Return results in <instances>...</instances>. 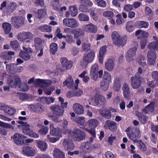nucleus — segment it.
I'll return each instance as SVG.
<instances>
[{"label":"nucleus","instance_id":"obj_8","mask_svg":"<svg viewBox=\"0 0 158 158\" xmlns=\"http://www.w3.org/2000/svg\"><path fill=\"white\" fill-rule=\"evenodd\" d=\"M29 125L27 123L23 125L22 128L23 132L25 134L28 135L30 136L35 138H38L39 135L36 133L30 130Z\"/></svg>","mask_w":158,"mask_h":158},{"label":"nucleus","instance_id":"obj_18","mask_svg":"<svg viewBox=\"0 0 158 158\" xmlns=\"http://www.w3.org/2000/svg\"><path fill=\"white\" fill-rule=\"evenodd\" d=\"M62 144L64 149L67 151L73 150L75 147L73 143L67 139H65L63 140Z\"/></svg>","mask_w":158,"mask_h":158},{"label":"nucleus","instance_id":"obj_30","mask_svg":"<svg viewBox=\"0 0 158 158\" xmlns=\"http://www.w3.org/2000/svg\"><path fill=\"white\" fill-rule=\"evenodd\" d=\"M135 35L137 36L138 39H141L148 37L149 34L148 32L139 29L136 31Z\"/></svg>","mask_w":158,"mask_h":158},{"label":"nucleus","instance_id":"obj_17","mask_svg":"<svg viewBox=\"0 0 158 158\" xmlns=\"http://www.w3.org/2000/svg\"><path fill=\"white\" fill-rule=\"evenodd\" d=\"M98 67L97 64H95L92 65L90 71V75L94 80H96L98 77Z\"/></svg>","mask_w":158,"mask_h":158},{"label":"nucleus","instance_id":"obj_54","mask_svg":"<svg viewBox=\"0 0 158 158\" xmlns=\"http://www.w3.org/2000/svg\"><path fill=\"white\" fill-rule=\"evenodd\" d=\"M138 63L141 66H143L146 64V60L145 57L143 56H140L137 59Z\"/></svg>","mask_w":158,"mask_h":158},{"label":"nucleus","instance_id":"obj_38","mask_svg":"<svg viewBox=\"0 0 158 158\" xmlns=\"http://www.w3.org/2000/svg\"><path fill=\"white\" fill-rule=\"evenodd\" d=\"M96 100H97L98 105L104 106L106 103L107 101L105 97L104 96L99 95L96 97Z\"/></svg>","mask_w":158,"mask_h":158},{"label":"nucleus","instance_id":"obj_44","mask_svg":"<svg viewBox=\"0 0 158 158\" xmlns=\"http://www.w3.org/2000/svg\"><path fill=\"white\" fill-rule=\"evenodd\" d=\"M39 29L43 32H50L52 31V29L50 26L45 25L39 27Z\"/></svg>","mask_w":158,"mask_h":158},{"label":"nucleus","instance_id":"obj_50","mask_svg":"<svg viewBox=\"0 0 158 158\" xmlns=\"http://www.w3.org/2000/svg\"><path fill=\"white\" fill-rule=\"evenodd\" d=\"M16 95L22 101L26 100L29 98L28 95L24 93L18 92L16 94Z\"/></svg>","mask_w":158,"mask_h":158},{"label":"nucleus","instance_id":"obj_60","mask_svg":"<svg viewBox=\"0 0 158 158\" xmlns=\"http://www.w3.org/2000/svg\"><path fill=\"white\" fill-rule=\"evenodd\" d=\"M91 144L89 142H87L85 143L84 146V150L85 152H89L91 151Z\"/></svg>","mask_w":158,"mask_h":158},{"label":"nucleus","instance_id":"obj_64","mask_svg":"<svg viewBox=\"0 0 158 158\" xmlns=\"http://www.w3.org/2000/svg\"><path fill=\"white\" fill-rule=\"evenodd\" d=\"M48 127L45 126H42L41 130L39 131V133L42 135H45L47 133L48 131Z\"/></svg>","mask_w":158,"mask_h":158},{"label":"nucleus","instance_id":"obj_42","mask_svg":"<svg viewBox=\"0 0 158 158\" xmlns=\"http://www.w3.org/2000/svg\"><path fill=\"white\" fill-rule=\"evenodd\" d=\"M2 27L4 31L6 34H8L10 31L11 26L10 23L4 22L3 23Z\"/></svg>","mask_w":158,"mask_h":158},{"label":"nucleus","instance_id":"obj_39","mask_svg":"<svg viewBox=\"0 0 158 158\" xmlns=\"http://www.w3.org/2000/svg\"><path fill=\"white\" fill-rule=\"evenodd\" d=\"M64 86H66L68 88H71L74 84V82L72 77L69 76L66 80L63 82Z\"/></svg>","mask_w":158,"mask_h":158},{"label":"nucleus","instance_id":"obj_1","mask_svg":"<svg viewBox=\"0 0 158 158\" xmlns=\"http://www.w3.org/2000/svg\"><path fill=\"white\" fill-rule=\"evenodd\" d=\"M153 38L155 40H157L156 42H152L150 44L148 47L150 49L147 55L148 62L150 65H154L156 62V56L154 52L151 50L158 49V39L156 37L154 36Z\"/></svg>","mask_w":158,"mask_h":158},{"label":"nucleus","instance_id":"obj_59","mask_svg":"<svg viewBox=\"0 0 158 158\" xmlns=\"http://www.w3.org/2000/svg\"><path fill=\"white\" fill-rule=\"evenodd\" d=\"M111 81V77L110 74L107 72L105 71L103 77V81L109 83Z\"/></svg>","mask_w":158,"mask_h":158},{"label":"nucleus","instance_id":"obj_20","mask_svg":"<svg viewBox=\"0 0 158 158\" xmlns=\"http://www.w3.org/2000/svg\"><path fill=\"white\" fill-rule=\"evenodd\" d=\"M23 154L27 156H34L35 153V150L32 148L25 146L23 148Z\"/></svg>","mask_w":158,"mask_h":158},{"label":"nucleus","instance_id":"obj_28","mask_svg":"<svg viewBox=\"0 0 158 158\" xmlns=\"http://www.w3.org/2000/svg\"><path fill=\"white\" fill-rule=\"evenodd\" d=\"M73 33L75 38H77L78 37H83L85 35L84 31L80 28L74 29Z\"/></svg>","mask_w":158,"mask_h":158},{"label":"nucleus","instance_id":"obj_32","mask_svg":"<svg viewBox=\"0 0 158 158\" xmlns=\"http://www.w3.org/2000/svg\"><path fill=\"white\" fill-rule=\"evenodd\" d=\"M106 47L102 46L100 48L99 52V60L100 63L102 64L103 62V55L106 52Z\"/></svg>","mask_w":158,"mask_h":158},{"label":"nucleus","instance_id":"obj_35","mask_svg":"<svg viewBox=\"0 0 158 158\" xmlns=\"http://www.w3.org/2000/svg\"><path fill=\"white\" fill-rule=\"evenodd\" d=\"M50 133L51 135L55 136H59L60 135L61 131L60 128H54L52 125H50Z\"/></svg>","mask_w":158,"mask_h":158},{"label":"nucleus","instance_id":"obj_36","mask_svg":"<svg viewBox=\"0 0 158 158\" xmlns=\"http://www.w3.org/2000/svg\"><path fill=\"white\" fill-rule=\"evenodd\" d=\"M98 124V121L95 119H92L89 120L86 123V124L91 129H94Z\"/></svg>","mask_w":158,"mask_h":158},{"label":"nucleus","instance_id":"obj_11","mask_svg":"<svg viewBox=\"0 0 158 158\" xmlns=\"http://www.w3.org/2000/svg\"><path fill=\"white\" fill-rule=\"evenodd\" d=\"M0 110H3L5 113H7L9 115L15 114L16 112L15 109L3 104H0Z\"/></svg>","mask_w":158,"mask_h":158},{"label":"nucleus","instance_id":"obj_43","mask_svg":"<svg viewBox=\"0 0 158 158\" xmlns=\"http://www.w3.org/2000/svg\"><path fill=\"white\" fill-rule=\"evenodd\" d=\"M46 15V11L44 9H40L38 10L36 16L39 19H41L44 18Z\"/></svg>","mask_w":158,"mask_h":158},{"label":"nucleus","instance_id":"obj_40","mask_svg":"<svg viewBox=\"0 0 158 158\" xmlns=\"http://www.w3.org/2000/svg\"><path fill=\"white\" fill-rule=\"evenodd\" d=\"M69 11L73 17L76 16L78 14V9L75 5L70 6L69 8Z\"/></svg>","mask_w":158,"mask_h":158},{"label":"nucleus","instance_id":"obj_58","mask_svg":"<svg viewBox=\"0 0 158 158\" xmlns=\"http://www.w3.org/2000/svg\"><path fill=\"white\" fill-rule=\"evenodd\" d=\"M48 117L51 118L53 121L56 123H59L61 122L62 121V120L60 117V116L49 115Z\"/></svg>","mask_w":158,"mask_h":158},{"label":"nucleus","instance_id":"obj_5","mask_svg":"<svg viewBox=\"0 0 158 158\" xmlns=\"http://www.w3.org/2000/svg\"><path fill=\"white\" fill-rule=\"evenodd\" d=\"M7 83L12 88H16L17 86L19 88L21 87V81L18 76L10 77L7 80Z\"/></svg>","mask_w":158,"mask_h":158},{"label":"nucleus","instance_id":"obj_46","mask_svg":"<svg viewBox=\"0 0 158 158\" xmlns=\"http://www.w3.org/2000/svg\"><path fill=\"white\" fill-rule=\"evenodd\" d=\"M126 27L127 32H132L134 30L133 22L131 21L128 22L126 23Z\"/></svg>","mask_w":158,"mask_h":158},{"label":"nucleus","instance_id":"obj_37","mask_svg":"<svg viewBox=\"0 0 158 158\" xmlns=\"http://www.w3.org/2000/svg\"><path fill=\"white\" fill-rule=\"evenodd\" d=\"M155 106V103L151 102L147 106L142 110L143 112L145 114H148L150 112H152L154 110V107Z\"/></svg>","mask_w":158,"mask_h":158},{"label":"nucleus","instance_id":"obj_48","mask_svg":"<svg viewBox=\"0 0 158 158\" xmlns=\"http://www.w3.org/2000/svg\"><path fill=\"white\" fill-rule=\"evenodd\" d=\"M63 38L65 39V40L69 44H72L74 42L73 36L71 35H63Z\"/></svg>","mask_w":158,"mask_h":158},{"label":"nucleus","instance_id":"obj_47","mask_svg":"<svg viewBox=\"0 0 158 158\" xmlns=\"http://www.w3.org/2000/svg\"><path fill=\"white\" fill-rule=\"evenodd\" d=\"M84 117H78L75 119V122L77 124L83 127L86 125V122Z\"/></svg>","mask_w":158,"mask_h":158},{"label":"nucleus","instance_id":"obj_27","mask_svg":"<svg viewBox=\"0 0 158 158\" xmlns=\"http://www.w3.org/2000/svg\"><path fill=\"white\" fill-rule=\"evenodd\" d=\"M35 143L37 147L42 151H45L48 148L47 144L44 141L37 140L36 141Z\"/></svg>","mask_w":158,"mask_h":158},{"label":"nucleus","instance_id":"obj_14","mask_svg":"<svg viewBox=\"0 0 158 158\" xmlns=\"http://www.w3.org/2000/svg\"><path fill=\"white\" fill-rule=\"evenodd\" d=\"M127 136L129 139L136 143L139 140L137 139L141 136L140 131L139 129H137L135 132H132L131 133L127 134Z\"/></svg>","mask_w":158,"mask_h":158},{"label":"nucleus","instance_id":"obj_57","mask_svg":"<svg viewBox=\"0 0 158 158\" xmlns=\"http://www.w3.org/2000/svg\"><path fill=\"white\" fill-rule=\"evenodd\" d=\"M102 15L106 18H112L114 16V13L111 11L107 10L102 13Z\"/></svg>","mask_w":158,"mask_h":158},{"label":"nucleus","instance_id":"obj_16","mask_svg":"<svg viewBox=\"0 0 158 158\" xmlns=\"http://www.w3.org/2000/svg\"><path fill=\"white\" fill-rule=\"evenodd\" d=\"M73 109L76 113L78 115L83 114L84 112V106L78 103H74L73 106Z\"/></svg>","mask_w":158,"mask_h":158},{"label":"nucleus","instance_id":"obj_33","mask_svg":"<svg viewBox=\"0 0 158 158\" xmlns=\"http://www.w3.org/2000/svg\"><path fill=\"white\" fill-rule=\"evenodd\" d=\"M114 64L113 60L111 59H108L105 63L106 69L109 71H112L114 68Z\"/></svg>","mask_w":158,"mask_h":158},{"label":"nucleus","instance_id":"obj_62","mask_svg":"<svg viewBox=\"0 0 158 158\" xmlns=\"http://www.w3.org/2000/svg\"><path fill=\"white\" fill-rule=\"evenodd\" d=\"M10 44L11 47L15 49H17L19 47V44L17 40L11 41Z\"/></svg>","mask_w":158,"mask_h":158},{"label":"nucleus","instance_id":"obj_52","mask_svg":"<svg viewBox=\"0 0 158 158\" xmlns=\"http://www.w3.org/2000/svg\"><path fill=\"white\" fill-rule=\"evenodd\" d=\"M137 24L139 27L141 28H147L149 25L148 22L144 21H138L137 22Z\"/></svg>","mask_w":158,"mask_h":158},{"label":"nucleus","instance_id":"obj_13","mask_svg":"<svg viewBox=\"0 0 158 158\" xmlns=\"http://www.w3.org/2000/svg\"><path fill=\"white\" fill-rule=\"evenodd\" d=\"M152 76L154 81H150L148 85L152 88L158 86V71H154L152 72Z\"/></svg>","mask_w":158,"mask_h":158},{"label":"nucleus","instance_id":"obj_3","mask_svg":"<svg viewBox=\"0 0 158 158\" xmlns=\"http://www.w3.org/2000/svg\"><path fill=\"white\" fill-rule=\"evenodd\" d=\"M111 39L114 45L118 47H123L126 44L127 37L124 36L122 37L118 32L114 31L111 34Z\"/></svg>","mask_w":158,"mask_h":158},{"label":"nucleus","instance_id":"obj_31","mask_svg":"<svg viewBox=\"0 0 158 158\" xmlns=\"http://www.w3.org/2000/svg\"><path fill=\"white\" fill-rule=\"evenodd\" d=\"M85 29L86 31L92 33H95L97 31L96 26L91 23L86 25L85 26Z\"/></svg>","mask_w":158,"mask_h":158},{"label":"nucleus","instance_id":"obj_53","mask_svg":"<svg viewBox=\"0 0 158 158\" xmlns=\"http://www.w3.org/2000/svg\"><path fill=\"white\" fill-rule=\"evenodd\" d=\"M113 88L116 91H118L120 89L121 84L119 80L116 79L115 80Z\"/></svg>","mask_w":158,"mask_h":158},{"label":"nucleus","instance_id":"obj_7","mask_svg":"<svg viewBox=\"0 0 158 158\" xmlns=\"http://www.w3.org/2000/svg\"><path fill=\"white\" fill-rule=\"evenodd\" d=\"M63 25L71 28H76L79 24L77 21L74 18H65L62 21Z\"/></svg>","mask_w":158,"mask_h":158},{"label":"nucleus","instance_id":"obj_19","mask_svg":"<svg viewBox=\"0 0 158 158\" xmlns=\"http://www.w3.org/2000/svg\"><path fill=\"white\" fill-rule=\"evenodd\" d=\"M60 61L62 66L66 69H70L73 66L72 61L68 60L66 57H62Z\"/></svg>","mask_w":158,"mask_h":158},{"label":"nucleus","instance_id":"obj_22","mask_svg":"<svg viewBox=\"0 0 158 158\" xmlns=\"http://www.w3.org/2000/svg\"><path fill=\"white\" fill-rule=\"evenodd\" d=\"M122 90L125 98L129 99L131 97V92L127 84L126 83H124L122 87Z\"/></svg>","mask_w":158,"mask_h":158},{"label":"nucleus","instance_id":"obj_41","mask_svg":"<svg viewBox=\"0 0 158 158\" xmlns=\"http://www.w3.org/2000/svg\"><path fill=\"white\" fill-rule=\"evenodd\" d=\"M136 114L138 116L140 122L143 124H145L147 122L148 117L146 115H143L142 114L139 112H136Z\"/></svg>","mask_w":158,"mask_h":158},{"label":"nucleus","instance_id":"obj_21","mask_svg":"<svg viewBox=\"0 0 158 158\" xmlns=\"http://www.w3.org/2000/svg\"><path fill=\"white\" fill-rule=\"evenodd\" d=\"M18 39L23 41L26 39H31L34 37L33 35L30 32H24L20 33L17 36Z\"/></svg>","mask_w":158,"mask_h":158},{"label":"nucleus","instance_id":"obj_12","mask_svg":"<svg viewBox=\"0 0 158 158\" xmlns=\"http://www.w3.org/2000/svg\"><path fill=\"white\" fill-rule=\"evenodd\" d=\"M104 128L106 129H109L112 131H115L117 129V126L116 123L114 121L107 120L105 122Z\"/></svg>","mask_w":158,"mask_h":158},{"label":"nucleus","instance_id":"obj_49","mask_svg":"<svg viewBox=\"0 0 158 158\" xmlns=\"http://www.w3.org/2000/svg\"><path fill=\"white\" fill-rule=\"evenodd\" d=\"M19 56L20 57L25 60H28L31 58V56L30 54L22 51L20 52Z\"/></svg>","mask_w":158,"mask_h":158},{"label":"nucleus","instance_id":"obj_51","mask_svg":"<svg viewBox=\"0 0 158 158\" xmlns=\"http://www.w3.org/2000/svg\"><path fill=\"white\" fill-rule=\"evenodd\" d=\"M57 50V45L55 43H52L50 46V52L53 54H55Z\"/></svg>","mask_w":158,"mask_h":158},{"label":"nucleus","instance_id":"obj_61","mask_svg":"<svg viewBox=\"0 0 158 158\" xmlns=\"http://www.w3.org/2000/svg\"><path fill=\"white\" fill-rule=\"evenodd\" d=\"M137 142L138 143L139 145V148L140 150L143 151H145L146 150V145L141 140H139Z\"/></svg>","mask_w":158,"mask_h":158},{"label":"nucleus","instance_id":"obj_25","mask_svg":"<svg viewBox=\"0 0 158 158\" xmlns=\"http://www.w3.org/2000/svg\"><path fill=\"white\" fill-rule=\"evenodd\" d=\"M80 1L81 3L82 4V6L80 7L79 10L82 12H86L87 11V10L86 8L82 9V8L84 6L90 7L92 6L93 4V2L90 0H80Z\"/></svg>","mask_w":158,"mask_h":158},{"label":"nucleus","instance_id":"obj_10","mask_svg":"<svg viewBox=\"0 0 158 158\" xmlns=\"http://www.w3.org/2000/svg\"><path fill=\"white\" fill-rule=\"evenodd\" d=\"M50 108L53 113L57 116H63L64 110L62 107H61L58 105H55L50 106Z\"/></svg>","mask_w":158,"mask_h":158},{"label":"nucleus","instance_id":"obj_26","mask_svg":"<svg viewBox=\"0 0 158 158\" xmlns=\"http://www.w3.org/2000/svg\"><path fill=\"white\" fill-rule=\"evenodd\" d=\"M34 83L37 85H42L43 86H49L51 85V81L49 80H43L38 79L34 81Z\"/></svg>","mask_w":158,"mask_h":158},{"label":"nucleus","instance_id":"obj_34","mask_svg":"<svg viewBox=\"0 0 158 158\" xmlns=\"http://www.w3.org/2000/svg\"><path fill=\"white\" fill-rule=\"evenodd\" d=\"M99 113L102 116L107 119H110L111 117V112L107 109L101 110H100Z\"/></svg>","mask_w":158,"mask_h":158},{"label":"nucleus","instance_id":"obj_24","mask_svg":"<svg viewBox=\"0 0 158 158\" xmlns=\"http://www.w3.org/2000/svg\"><path fill=\"white\" fill-rule=\"evenodd\" d=\"M137 48V47H135L129 50L127 57V60L128 61L131 62L133 60V57L135 56L136 55Z\"/></svg>","mask_w":158,"mask_h":158},{"label":"nucleus","instance_id":"obj_56","mask_svg":"<svg viewBox=\"0 0 158 158\" xmlns=\"http://www.w3.org/2000/svg\"><path fill=\"white\" fill-rule=\"evenodd\" d=\"M96 2L97 5L99 7L105 8L106 6V2L103 0H94Z\"/></svg>","mask_w":158,"mask_h":158},{"label":"nucleus","instance_id":"obj_2","mask_svg":"<svg viewBox=\"0 0 158 158\" xmlns=\"http://www.w3.org/2000/svg\"><path fill=\"white\" fill-rule=\"evenodd\" d=\"M131 85L132 87L134 89H139L138 91L142 92L144 91L143 87H141V82L144 81L143 78L140 77L138 73H136L134 76L131 77Z\"/></svg>","mask_w":158,"mask_h":158},{"label":"nucleus","instance_id":"obj_29","mask_svg":"<svg viewBox=\"0 0 158 158\" xmlns=\"http://www.w3.org/2000/svg\"><path fill=\"white\" fill-rule=\"evenodd\" d=\"M53 151V155L55 158H65L64 153L59 149L55 148Z\"/></svg>","mask_w":158,"mask_h":158},{"label":"nucleus","instance_id":"obj_15","mask_svg":"<svg viewBox=\"0 0 158 158\" xmlns=\"http://www.w3.org/2000/svg\"><path fill=\"white\" fill-rule=\"evenodd\" d=\"M95 56V53L91 52L85 54L83 57L84 62L87 64L91 63L94 60Z\"/></svg>","mask_w":158,"mask_h":158},{"label":"nucleus","instance_id":"obj_63","mask_svg":"<svg viewBox=\"0 0 158 158\" xmlns=\"http://www.w3.org/2000/svg\"><path fill=\"white\" fill-rule=\"evenodd\" d=\"M109 83L106 82V81H102L101 82V88L103 91H106L108 89Z\"/></svg>","mask_w":158,"mask_h":158},{"label":"nucleus","instance_id":"obj_45","mask_svg":"<svg viewBox=\"0 0 158 158\" xmlns=\"http://www.w3.org/2000/svg\"><path fill=\"white\" fill-rule=\"evenodd\" d=\"M77 18L80 21H82L83 22L88 21L89 20V16L86 15L83 13L79 14Z\"/></svg>","mask_w":158,"mask_h":158},{"label":"nucleus","instance_id":"obj_6","mask_svg":"<svg viewBox=\"0 0 158 158\" xmlns=\"http://www.w3.org/2000/svg\"><path fill=\"white\" fill-rule=\"evenodd\" d=\"M11 138L15 144L22 146L24 144L26 137L22 134L16 133H14Z\"/></svg>","mask_w":158,"mask_h":158},{"label":"nucleus","instance_id":"obj_23","mask_svg":"<svg viewBox=\"0 0 158 158\" xmlns=\"http://www.w3.org/2000/svg\"><path fill=\"white\" fill-rule=\"evenodd\" d=\"M29 107L33 111L39 113L43 112L44 109L43 106L39 103H37L34 105H30Z\"/></svg>","mask_w":158,"mask_h":158},{"label":"nucleus","instance_id":"obj_55","mask_svg":"<svg viewBox=\"0 0 158 158\" xmlns=\"http://www.w3.org/2000/svg\"><path fill=\"white\" fill-rule=\"evenodd\" d=\"M15 64L11 63L10 64H6V69L7 71L9 73H12L14 72V69L15 68Z\"/></svg>","mask_w":158,"mask_h":158},{"label":"nucleus","instance_id":"obj_9","mask_svg":"<svg viewBox=\"0 0 158 158\" xmlns=\"http://www.w3.org/2000/svg\"><path fill=\"white\" fill-rule=\"evenodd\" d=\"M11 21L12 24L15 27L18 28L23 24L24 19L22 17L16 16L12 17Z\"/></svg>","mask_w":158,"mask_h":158},{"label":"nucleus","instance_id":"obj_4","mask_svg":"<svg viewBox=\"0 0 158 158\" xmlns=\"http://www.w3.org/2000/svg\"><path fill=\"white\" fill-rule=\"evenodd\" d=\"M69 136L70 138L73 139L77 141H80L85 139L86 134L84 131L76 128L69 132Z\"/></svg>","mask_w":158,"mask_h":158}]
</instances>
